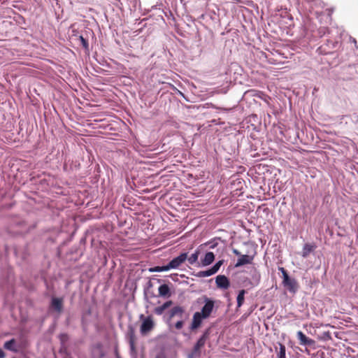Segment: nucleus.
Wrapping results in <instances>:
<instances>
[{
  "mask_svg": "<svg viewBox=\"0 0 358 358\" xmlns=\"http://www.w3.org/2000/svg\"><path fill=\"white\" fill-rule=\"evenodd\" d=\"M131 346L132 348H134V344H133L132 342H131Z\"/></svg>",
  "mask_w": 358,
  "mask_h": 358,
  "instance_id": "2f4dec72",
  "label": "nucleus"
},
{
  "mask_svg": "<svg viewBox=\"0 0 358 358\" xmlns=\"http://www.w3.org/2000/svg\"><path fill=\"white\" fill-rule=\"evenodd\" d=\"M297 338L299 340L300 345L306 346H313L315 342L314 340L307 337L302 331H299L296 333Z\"/></svg>",
  "mask_w": 358,
  "mask_h": 358,
  "instance_id": "423d86ee",
  "label": "nucleus"
},
{
  "mask_svg": "<svg viewBox=\"0 0 358 358\" xmlns=\"http://www.w3.org/2000/svg\"><path fill=\"white\" fill-rule=\"evenodd\" d=\"M215 282L218 287L226 289L229 287V279L224 275H219L215 278Z\"/></svg>",
  "mask_w": 358,
  "mask_h": 358,
  "instance_id": "0eeeda50",
  "label": "nucleus"
},
{
  "mask_svg": "<svg viewBox=\"0 0 358 358\" xmlns=\"http://www.w3.org/2000/svg\"><path fill=\"white\" fill-rule=\"evenodd\" d=\"M358 49V48H357Z\"/></svg>",
  "mask_w": 358,
  "mask_h": 358,
  "instance_id": "473e14b6",
  "label": "nucleus"
},
{
  "mask_svg": "<svg viewBox=\"0 0 358 358\" xmlns=\"http://www.w3.org/2000/svg\"><path fill=\"white\" fill-rule=\"evenodd\" d=\"M80 41L81 42L83 47L85 50H88L89 44H88L87 41L85 38H84L83 36H80Z\"/></svg>",
  "mask_w": 358,
  "mask_h": 358,
  "instance_id": "412c9836",
  "label": "nucleus"
},
{
  "mask_svg": "<svg viewBox=\"0 0 358 358\" xmlns=\"http://www.w3.org/2000/svg\"><path fill=\"white\" fill-rule=\"evenodd\" d=\"M233 252H234V254H235L236 256L240 257V256L241 255V252H240L238 250H236V249H234V250H233Z\"/></svg>",
  "mask_w": 358,
  "mask_h": 358,
  "instance_id": "a878e982",
  "label": "nucleus"
},
{
  "mask_svg": "<svg viewBox=\"0 0 358 358\" xmlns=\"http://www.w3.org/2000/svg\"><path fill=\"white\" fill-rule=\"evenodd\" d=\"M150 272H162L161 267L157 266L150 268Z\"/></svg>",
  "mask_w": 358,
  "mask_h": 358,
  "instance_id": "b1692460",
  "label": "nucleus"
},
{
  "mask_svg": "<svg viewBox=\"0 0 358 358\" xmlns=\"http://www.w3.org/2000/svg\"><path fill=\"white\" fill-rule=\"evenodd\" d=\"M252 260V256H249L248 255H241L237 259V262L235 264V267L238 268L245 264H251Z\"/></svg>",
  "mask_w": 358,
  "mask_h": 358,
  "instance_id": "1a4fd4ad",
  "label": "nucleus"
},
{
  "mask_svg": "<svg viewBox=\"0 0 358 358\" xmlns=\"http://www.w3.org/2000/svg\"><path fill=\"white\" fill-rule=\"evenodd\" d=\"M215 259V255L212 252H208L206 253L204 257L201 260V265L206 266L213 262Z\"/></svg>",
  "mask_w": 358,
  "mask_h": 358,
  "instance_id": "ddd939ff",
  "label": "nucleus"
},
{
  "mask_svg": "<svg viewBox=\"0 0 358 358\" xmlns=\"http://www.w3.org/2000/svg\"><path fill=\"white\" fill-rule=\"evenodd\" d=\"M5 357V353L0 348V358H4Z\"/></svg>",
  "mask_w": 358,
  "mask_h": 358,
  "instance_id": "cd10ccee",
  "label": "nucleus"
},
{
  "mask_svg": "<svg viewBox=\"0 0 358 358\" xmlns=\"http://www.w3.org/2000/svg\"><path fill=\"white\" fill-rule=\"evenodd\" d=\"M315 248V246L309 243H306L302 250L301 256L303 258H306L311 252Z\"/></svg>",
  "mask_w": 358,
  "mask_h": 358,
  "instance_id": "dca6fc26",
  "label": "nucleus"
},
{
  "mask_svg": "<svg viewBox=\"0 0 358 358\" xmlns=\"http://www.w3.org/2000/svg\"><path fill=\"white\" fill-rule=\"evenodd\" d=\"M208 334H209V332H208V330H207L199 338V340L197 341V342L196 343V344L194 346V353L199 352L201 348H202L205 345L206 339L208 337Z\"/></svg>",
  "mask_w": 358,
  "mask_h": 358,
  "instance_id": "6e6552de",
  "label": "nucleus"
},
{
  "mask_svg": "<svg viewBox=\"0 0 358 358\" xmlns=\"http://www.w3.org/2000/svg\"><path fill=\"white\" fill-rule=\"evenodd\" d=\"M155 358H166V357L164 354H159L155 357Z\"/></svg>",
  "mask_w": 358,
  "mask_h": 358,
  "instance_id": "c85d7f7f",
  "label": "nucleus"
},
{
  "mask_svg": "<svg viewBox=\"0 0 358 358\" xmlns=\"http://www.w3.org/2000/svg\"><path fill=\"white\" fill-rule=\"evenodd\" d=\"M201 299L204 304L200 311L194 313L190 325L191 330H195L199 328L203 320L209 318L213 311L215 310V301L213 299L206 296H203Z\"/></svg>",
  "mask_w": 358,
  "mask_h": 358,
  "instance_id": "f257e3e1",
  "label": "nucleus"
},
{
  "mask_svg": "<svg viewBox=\"0 0 358 358\" xmlns=\"http://www.w3.org/2000/svg\"><path fill=\"white\" fill-rule=\"evenodd\" d=\"M185 313V308L180 306H174L171 308V310L169 312V317L170 318H172L175 316H178L180 317H182V315Z\"/></svg>",
  "mask_w": 358,
  "mask_h": 358,
  "instance_id": "f8f14e48",
  "label": "nucleus"
},
{
  "mask_svg": "<svg viewBox=\"0 0 358 358\" xmlns=\"http://www.w3.org/2000/svg\"><path fill=\"white\" fill-rule=\"evenodd\" d=\"M182 327H183V321H182V320L178 321L175 324V327L177 329H181L182 328Z\"/></svg>",
  "mask_w": 358,
  "mask_h": 358,
  "instance_id": "5701e85b",
  "label": "nucleus"
},
{
  "mask_svg": "<svg viewBox=\"0 0 358 358\" xmlns=\"http://www.w3.org/2000/svg\"><path fill=\"white\" fill-rule=\"evenodd\" d=\"M253 278H255V276ZM259 278H260V275L259 273H257L255 275V279L257 280V284H258Z\"/></svg>",
  "mask_w": 358,
  "mask_h": 358,
  "instance_id": "bb28decb",
  "label": "nucleus"
},
{
  "mask_svg": "<svg viewBox=\"0 0 358 358\" xmlns=\"http://www.w3.org/2000/svg\"><path fill=\"white\" fill-rule=\"evenodd\" d=\"M161 271H167L169 270L173 269L171 266H170V263H169L167 265L160 266Z\"/></svg>",
  "mask_w": 358,
  "mask_h": 358,
  "instance_id": "4be33fe9",
  "label": "nucleus"
},
{
  "mask_svg": "<svg viewBox=\"0 0 358 358\" xmlns=\"http://www.w3.org/2000/svg\"><path fill=\"white\" fill-rule=\"evenodd\" d=\"M222 264V261H218L210 268L206 271H201L197 273L196 275L199 278L211 276L218 271Z\"/></svg>",
  "mask_w": 358,
  "mask_h": 358,
  "instance_id": "20e7f679",
  "label": "nucleus"
},
{
  "mask_svg": "<svg viewBox=\"0 0 358 358\" xmlns=\"http://www.w3.org/2000/svg\"><path fill=\"white\" fill-rule=\"evenodd\" d=\"M187 259V253L183 252L181 253L178 257L173 258L169 263L170 266L172 267L173 269L178 268L180 265H182Z\"/></svg>",
  "mask_w": 358,
  "mask_h": 358,
  "instance_id": "39448f33",
  "label": "nucleus"
},
{
  "mask_svg": "<svg viewBox=\"0 0 358 358\" xmlns=\"http://www.w3.org/2000/svg\"><path fill=\"white\" fill-rule=\"evenodd\" d=\"M246 293V291L245 289H241L239 291L238 296H237V308H240L242 306V305L244 303L245 299V294Z\"/></svg>",
  "mask_w": 358,
  "mask_h": 358,
  "instance_id": "6ab92c4d",
  "label": "nucleus"
},
{
  "mask_svg": "<svg viewBox=\"0 0 358 358\" xmlns=\"http://www.w3.org/2000/svg\"><path fill=\"white\" fill-rule=\"evenodd\" d=\"M152 328L153 322L150 317H148L142 322L141 326V334H145L150 331Z\"/></svg>",
  "mask_w": 358,
  "mask_h": 358,
  "instance_id": "9b49d317",
  "label": "nucleus"
},
{
  "mask_svg": "<svg viewBox=\"0 0 358 358\" xmlns=\"http://www.w3.org/2000/svg\"><path fill=\"white\" fill-rule=\"evenodd\" d=\"M205 245H209V248L213 249V248H214L217 245V243H213L210 242V243H206Z\"/></svg>",
  "mask_w": 358,
  "mask_h": 358,
  "instance_id": "393cba45",
  "label": "nucleus"
},
{
  "mask_svg": "<svg viewBox=\"0 0 358 358\" xmlns=\"http://www.w3.org/2000/svg\"><path fill=\"white\" fill-rule=\"evenodd\" d=\"M352 43H357V41H356V40L355 38L353 39Z\"/></svg>",
  "mask_w": 358,
  "mask_h": 358,
  "instance_id": "7c9ffc66",
  "label": "nucleus"
},
{
  "mask_svg": "<svg viewBox=\"0 0 358 358\" xmlns=\"http://www.w3.org/2000/svg\"><path fill=\"white\" fill-rule=\"evenodd\" d=\"M318 34L322 37L325 34L329 35V38L327 39L328 45L332 48L337 46L338 39L341 38V32L337 28H332L330 30L327 27H320L318 29Z\"/></svg>",
  "mask_w": 358,
  "mask_h": 358,
  "instance_id": "f03ea898",
  "label": "nucleus"
},
{
  "mask_svg": "<svg viewBox=\"0 0 358 358\" xmlns=\"http://www.w3.org/2000/svg\"><path fill=\"white\" fill-rule=\"evenodd\" d=\"M172 301H166L163 305L155 308V313L158 315H161L166 308H169L172 305Z\"/></svg>",
  "mask_w": 358,
  "mask_h": 358,
  "instance_id": "2eb2a0df",
  "label": "nucleus"
},
{
  "mask_svg": "<svg viewBox=\"0 0 358 358\" xmlns=\"http://www.w3.org/2000/svg\"><path fill=\"white\" fill-rule=\"evenodd\" d=\"M279 351L277 352V358H286V348L285 346L279 343Z\"/></svg>",
  "mask_w": 358,
  "mask_h": 358,
  "instance_id": "aec40b11",
  "label": "nucleus"
},
{
  "mask_svg": "<svg viewBox=\"0 0 358 358\" xmlns=\"http://www.w3.org/2000/svg\"><path fill=\"white\" fill-rule=\"evenodd\" d=\"M51 307L58 313H60L63 308V299L53 297L51 300Z\"/></svg>",
  "mask_w": 358,
  "mask_h": 358,
  "instance_id": "9d476101",
  "label": "nucleus"
},
{
  "mask_svg": "<svg viewBox=\"0 0 358 358\" xmlns=\"http://www.w3.org/2000/svg\"><path fill=\"white\" fill-rule=\"evenodd\" d=\"M3 348L6 350H10V351H12L14 352H17V349L16 345H15V340L14 338L6 341L3 345Z\"/></svg>",
  "mask_w": 358,
  "mask_h": 358,
  "instance_id": "f3484780",
  "label": "nucleus"
},
{
  "mask_svg": "<svg viewBox=\"0 0 358 358\" xmlns=\"http://www.w3.org/2000/svg\"><path fill=\"white\" fill-rule=\"evenodd\" d=\"M278 270L282 275V284L290 293L295 294L298 291L299 285L297 281L290 278L287 271L283 267H278Z\"/></svg>",
  "mask_w": 358,
  "mask_h": 358,
  "instance_id": "7ed1b4c3",
  "label": "nucleus"
},
{
  "mask_svg": "<svg viewBox=\"0 0 358 358\" xmlns=\"http://www.w3.org/2000/svg\"><path fill=\"white\" fill-rule=\"evenodd\" d=\"M178 276V274H171V278H172V280H175V278H176Z\"/></svg>",
  "mask_w": 358,
  "mask_h": 358,
  "instance_id": "c756f323",
  "label": "nucleus"
},
{
  "mask_svg": "<svg viewBox=\"0 0 358 358\" xmlns=\"http://www.w3.org/2000/svg\"><path fill=\"white\" fill-rule=\"evenodd\" d=\"M199 253H200L199 250L197 249L195 250V252L194 253H192L190 255V257H187V260L188 261L189 264L194 265L198 262V258H199Z\"/></svg>",
  "mask_w": 358,
  "mask_h": 358,
  "instance_id": "a211bd4d",
  "label": "nucleus"
},
{
  "mask_svg": "<svg viewBox=\"0 0 358 358\" xmlns=\"http://www.w3.org/2000/svg\"><path fill=\"white\" fill-rule=\"evenodd\" d=\"M159 296L166 298L171 296L170 288L166 284H163L158 289Z\"/></svg>",
  "mask_w": 358,
  "mask_h": 358,
  "instance_id": "4468645a",
  "label": "nucleus"
}]
</instances>
